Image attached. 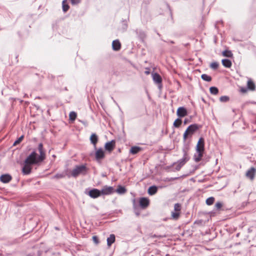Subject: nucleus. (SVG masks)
<instances>
[{"label": "nucleus", "instance_id": "1", "mask_svg": "<svg viewBox=\"0 0 256 256\" xmlns=\"http://www.w3.org/2000/svg\"><path fill=\"white\" fill-rule=\"evenodd\" d=\"M40 155L34 151L32 152L25 160L24 166L22 168V172L24 174H28L30 173L33 164H36L42 162L46 158V153L44 150L43 144L40 143L38 146Z\"/></svg>", "mask_w": 256, "mask_h": 256}, {"label": "nucleus", "instance_id": "2", "mask_svg": "<svg viewBox=\"0 0 256 256\" xmlns=\"http://www.w3.org/2000/svg\"><path fill=\"white\" fill-rule=\"evenodd\" d=\"M200 128H201V126L197 124H193L188 126L184 134V140L185 142L188 137H191Z\"/></svg>", "mask_w": 256, "mask_h": 256}, {"label": "nucleus", "instance_id": "3", "mask_svg": "<svg viewBox=\"0 0 256 256\" xmlns=\"http://www.w3.org/2000/svg\"><path fill=\"white\" fill-rule=\"evenodd\" d=\"M88 170V168L84 164L76 166L73 169L72 171V174L74 176L78 175H84L86 174Z\"/></svg>", "mask_w": 256, "mask_h": 256}, {"label": "nucleus", "instance_id": "4", "mask_svg": "<svg viewBox=\"0 0 256 256\" xmlns=\"http://www.w3.org/2000/svg\"><path fill=\"white\" fill-rule=\"evenodd\" d=\"M204 140L203 138H199L196 146V152H204Z\"/></svg>", "mask_w": 256, "mask_h": 256}, {"label": "nucleus", "instance_id": "5", "mask_svg": "<svg viewBox=\"0 0 256 256\" xmlns=\"http://www.w3.org/2000/svg\"><path fill=\"white\" fill-rule=\"evenodd\" d=\"M116 142L114 140H112L110 142H108L105 144L104 148L106 150L110 152L114 150Z\"/></svg>", "mask_w": 256, "mask_h": 256}, {"label": "nucleus", "instance_id": "6", "mask_svg": "<svg viewBox=\"0 0 256 256\" xmlns=\"http://www.w3.org/2000/svg\"><path fill=\"white\" fill-rule=\"evenodd\" d=\"M176 114L179 117H184L188 114V112L184 107H180L178 108Z\"/></svg>", "mask_w": 256, "mask_h": 256}, {"label": "nucleus", "instance_id": "7", "mask_svg": "<svg viewBox=\"0 0 256 256\" xmlns=\"http://www.w3.org/2000/svg\"><path fill=\"white\" fill-rule=\"evenodd\" d=\"M104 152L102 148L98 149L96 152L95 156L98 160L104 158Z\"/></svg>", "mask_w": 256, "mask_h": 256}, {"label": "nucleus", "instance_id": "8", "mask_svg": "<svg viewBox=\"0 0 256 256\" xmlns=\"http://www.w3.org/2000/svg\"><path fill=\"white\" fill-rule=\"evenodd\" d=\"M112 49L114 50L118 51L121 48V44L119 40H116L112 42Z\"/></svg>", "mask_w": 256, "mask_h": 256}, {"label": "nucleus", "instance_id": "9", "mask_svg": "<svg viewBox=\"0 0 256 256\" xmlns=\"http://www.w3.org/2000/svg\"><path fill=\"white\" fill-rule=\"evenodd\" d=\"M114 188L112 187H104L101 190V194H109L113 192Z\"/></svg>", "mask_w": 256, "mask_h": 256}, {"label": "nucleus", "instance_id": "10", "mask_svg": "<svg viewBox=\"0 0 256 256\" xmlns=\"http://www.w3.org/2000/svg\"><path fill=\"white\" fill-rule=\"evenodd\" d=\"M89 194L92 198H97L102 195L100 190L96 189H94L90 191Z\"/></svg>", "mask_w": 256, "mask_h": 256}, {"label": "nucleus", "instance_id": "11", "mask_svg": "<svg viewBox=\"0 0 256 256\" xmlns=\"http://www.w3.org/2000/svg\"><path fill=\"white\" fill-rule=\"evenodd\" d=\"M152 79L154 81L158 84H160L162 82V78L160 76L158 73H154L152 74Z\"/></svg>", "mask_w": 256, "mask_h": 256}, {"label": "nucleus", "instance_id": "12", "mask_svg": "<svg viewBox=\"0 0 256 256\" xmlns=\"http://www.w3.org/2000/svg\"><path fill=\"white\" fill-rule=\"evenodd\" d=\"M247 88L248 90L252 91H254L256 90L255 84L251 79L248 80V81Z\"/></svg>", "mask_w": 256, "mask_h": 256}, {"label": "nucleus", "instance_id": "13", "mask_svg": "<svg viewBox=\"0 0 256 256\" xmlns=\"http://www.w3.org/2000/svg\"><path fill=\"white\" fill-rule=\"evenodd\" d=\"M140 205L143 208L146 207L149 204V200L146 198H142L140 201Z\"/></svg>", "mask_w": 256, "mask_h": 256}, {"label": "nucleus", "instance_id": "14", "mask_svg": "<svg viewBox=\"0 0 256 256\" xmlns=\"http://www.w3.org/2000/svg\"><path fill=\"white\" fill-rule=\"evenodd\" d=\"M90 140L91 143L94 146H96L98 141V137L97 135L95 134H92L90 136Z\"/></svg>", "mask_w": 256, "mask_h": 256}, {"label": "nucleus", "instance_id": "15", "mask_svg": "<svg viewBox=\"0 0 256 256\" xmlns=\"http://www.w3.org/2000/svg\"><path fill=\"white\" fill-rule=\"evenodd\" d=\"M222 65L228 68H230L232 66V63L231 61L228 59H224L222 60Z\"/></svg>", "mask_w": 256, "mask_h": 256}, {"label": "nucleus", "instance_id": "16", "mask_svg": "<svg viewBox=\"0 0 256 256\" xmlns=\"http://www.w3.org/2000/svg\"><path fill=\"white\" fill-rule=\"evenodd\" d=\"M142 148L139 146H132L130 150V152L133 154H138V152L141 151Z\"/></svg>", "mask_w": 256, "mask_h": 256}, {"label": "nucleus", "instance_id": "17", "mask_svg": "<svg viewBox=\"0 0 256 256\" xmlns=\"http://www.w3.org/2000/svg\"><path fill=\"white\" fill-rule=\"evenodd\" d=\"M115 241V236L114 234H110V237L107 238V244L108 246H110Z\"/></svg>", "mask_w": 256, "mask_h": 256}, {"label": "nucleus", "instance_id": "18", "mask_svg": "<svg viewBox=\"0 0 256 256\" xmlns=\"http://www.w3.org/2000/svg\"><path fill=\"white\" fill-rule=\"evenodd\" d=\"M256 174V169L254 167L250 168L246 173V176H254Z\"/></svg>", "mask_w": 256, "mask_h": 256}, {"label": "nucleus", "instance_id": "19", "mask_svg": "<svg viewBox=\"0 0 256 256\" xmlns=\"http://www.w3.org/2000/svg\"><path fill=\"white\" fill-rule=\"evenodd\" d=\"M157 192V188L156 186H152L149 188L148 190V193L150 195H152L156 194Z\"/></svg>", "mask_w": 256, "mask_h": 256}, {"label": "nucleus", "instance_id": "20", "mask_svg": "<svg viewBox=\"0 0 256 256\" xmlns=\"http://www.w3.org/2000/svg\"><path fill=\"white\" fill-rule=\"evenodd\" d=\"M62 10L64 12H67L69 8H70V6H69L68 5V3H67V0H64L62 1Z\"/></svg>", "mask_w": 256, "mask_h": 256}, {"label": "nucleus", "instance_id": "21", "mask_svg": "<svg viewBox=\"0 0 256 256\" xmlns=\"http://www.w3.org/2000/svg\"><path fill=\"white\" fill-rule=\"evenodd\" d=\"M198 152V155L194 156V160L196 162H198L202 160V158L203 156L204 152Z\"/></svg>", "mask_w": 256, "mask_h": 256}, {"label": "nucleus", "instance_id": "22", "mask_svg": "<svg viewBox=\"0 0 256 256\" xmlns=\"http://www.w3.org/2000/svg\"><path fill=\"white\" fill-rule=\"evenodd\" d=\"M198 152V155L194 156V160L196 162H198L202 160V158L203 156L204 152Z\"/></svg>", "mask_w": 256, "mask_h": 256}, {"label": "nucleus", "instance_id": "23", "mask_svg": "<svg viewBox=\"0 0 256 256\" xmlns=\"http://www.w3.org/2000/svg\"><path fill=\"white\" fill-rule=\"evenodd\" d=\"M210 91L211 94L216 95L218 93V90L215 86H212L210 88Z\"/></svg>", "mask_w": 256, "mask_h": 256}, {"label": "nucleus", "instance_id": "24", "mask_svg": "<svg viewBox=\"0 0 256 256\" xmlns=\"http://www.w3.org/2000/svg\"><path fill=\"white\" fill-rule=\"evenodd\" d=\"M222 56L226 57L232 58V54L231 51L226 50L222 52Z\"/></svg>", "mask_w": 256, "mask_h": 256}, {"label": "nucleus", "instance_id": "25", "mask_svg": "<svg viewBox=\"0 0 256 256\" xmlns=\"http://www.w3.org/2000/svg\"><path fill=\"white\" fill-rule=\"evenodd\" d=\"M77 116V114L74 112H71L69 114V118L72 121H74Z\"/></svg>", "mask_w": 256, "mask_h": 256}, {"label": "nucleus", "instance_id": "26", "mask_svg": "<svg viewBox=\"0 0 256 256\" xmlns=\"http://www.w3.org/2000/svg\"><path fill=\"white\" fill-rule=\"evenodd\" d=\"M202 78L206 82H210L212 80V78L210 76H208L206 74H202L201 76Z\"/></svg>", "mask_w": 256, "mask_h": 256}, {"label": "nucleus", "instance_id": "27", "mask_svg": "<svg viewBox=\"0 0 256 256\" xmlns=\"http://www.w3.org/2000/svg\"><path fill=\"white\" fill-rule=\"evenodd\" d=\"M182 123V120L180 118L176 119L174 122V126L176 128H179Z\"/></svg>", "mask_w": 256, "mask_h": 256}, {"label": "nucleus", "instance_id": "28", "mask_svg": "<svg viewBox=\"0 0 256 256\" xmlns=\"http://www.w3.org/2000/svg\"><path fill=\"white\" fill-rule=\"evenodd\" d=\"M11 180V177H0V180L4 183L8 182Z\"/></svg>", "mask_w": 256, "mask_h": 256}, {"label": "nucleus", "instance_id": "29", "mask_svg": "<svg viewBox=\"0 0 256 256\" xmlns=\"http://www.w3.org/2000/svg\"><path fill=\"white\" fill-rule=\"evenodd\" d=\"M219 66V64L218 62H212L210 64V68L213 70H216Z\"/></svg>", "mask_w": 256, "mask_h": 256}, {"label": "nucleus", "instance_id": "30", "mask_svg": "<svg viewBox=\"0 0 256 256\" xmlns=\"http://www.w3.org/2000/svg\"><path fill=\"white\" fill-rule=\"evenodd\" d=\"M116 192L118 194H124L126 192V189L124 187L120 186H118Z\"/></svg>", "mask_w": 256, "mask_h": 256}, {"label": "nucleus", "instance_id": "31", "mask_svg": "<svg viewBox=\"0 0 256 256\" xmlns=\"http://www.w3.org/2000/svg\"><path fill=\"white\" fill-rule=\"evenodd\" d=\"M24 138V135L20 136L17 140H16L14 142L13 146H16L18 144H20L22 142V141L23 140Z\"/></svg>", "mask_w": 256, "mask_h": 256}, {"label": "nucleus", "instance_id": "32", "mask_svg": "<svg viewBox=\"0 0 256 256\" xmlns=\"http://www.w3.org/2000/svg\"><path fill=\"white\" fill-rule=\"evenodd\" d=\"M230 100V98L228 96H222L220 98V100L221 102H228Z\"/></svg>", "mask_w": 256, "mask_h": 256}, {"label": "nucleus", "instance_id": "33", "mask_svg": "<svg viewBox=\"0 0 256 256\" xmlns=\"http://www.w3.org/2000/svg\"><path fill=\"white\" fill-rule=\"evenodd\" d=\"M189 160V158L188 156V154L186 152L184 153V158L182 159V161L180 162L182 164H184L186 162H187Z\"/></svg>", "mask_w": 256, "mask_h": 256}, {"label": "nucleus", "instance_id": "34", "mask_svg": "<svg viewBox=\"0 0 256 256\" xmlns=\"http://www.w3.org/2000/svg\"><path fill=\"white\" fill-rule=\"evenodd\" d=\"M214 198L213 197H210V198H208L206 200V203L208 205H211L214 203Z\"/></svg>", "mask_w": 256, "mask_h": 256}, {"label": "nucleus", "instance_id": "35", "mask_svg": "<svg viewBox=\"0 0 256 256\" xmlns=\"http://www.w3.org/2000/svg\"><path fill=\"white\" fill-rule=\"evenodd\" d=\"M172 216L174 219L176 220L180 216V212H172Z\"/></svg>", "mask_w": 256, "mask_h": 256}, {"label": "nucleus", "instance_id": "36", "mask_svg": "<svg viewBox=\"0 0 256 256\" xmlns=\"http://www.w3.org/2000/svg\"><path fill=\"white\" fill-rule=\"evenodd\" d=\"M174 210L176 212H180V205L178 204H175L174 205Z\"/></svg>", "mask_w": 256, "mask_h": 256}, {"label": "nucleus", "instance_id": "37", "mask_svg": "<svg viewBox=\"0 0 256 256\" xmlns=\"http://www.w3.org/2000/svg\"><path fill=\"white\" fill-rule=\"evenodd\" d=\"M72 4H76L79 3L80 0H70Z\"/></svg>", "mask_w": 256, "mask_h": 256}, {"label": "nucleus", "instance_id": "38", "mask_svg": "<svg viewBox=\"0 0 256 256\" xmlns=\"http://www.w3.org/2000/svg\"><path fill=\"white\" fill-rule=\"evenodd\" d=\"M92 240H93L94 242V243H96V244H98V242H99L96 236H94L92 237Z\"/></svg>", "mask_w": 256, "mask_h": 256}, {"label": "nucleus", "instance_id": "39", "mask_svg": "<svg viewBox=\"0 0 256 256\" xmlns=\"http://www.w3.org/2000/svg\"><path fill=\"white\" fill-rule=\"evenodd\" d=\"M215 206L218 209H220L222 206V204L220 202H218L216 203Z\"/></svg>", "mask_w": 256, "mask_h": 256}, {"label": "nucleus", "instance_id": "40", "mask_svg": "<svg viewBox=\"0 0 256 256\" xmlns=\"http://www.w3.org/2000/svg\"><path fill=\"white\" fill-rule=\"evenodd\" d=\"M240 92L242 93H246L247 92V89L244 88H241Z\"/></svg>", "mask_w": 256, "mask_h": 256}, {"label": "nucleus", "instance_id": "41", "mask_svg": "<svg viewBox=\"0 0 256 256\" xmlns=\"http://www.w3.org/2000/svg\"><path fill=\"white\" fill-rule=\"evenodd\" d=\"M150 72H149V71H146V72H145V74H150Z\"/></svg>", "mask_w": 256, "mask_h": 256}, {"label": "nucleus", "instance_id": "42", "mask_svg": "<svg viewBox=\"0 0 256 256\" xmlns=\"http://www.w3.org/2000/svg\"><path fill=\"white\" fill-rule=\"evenodd\" d=\"M1 176H10V175L8 174H2L1 175Z\"/></svg>", "mask_w": 256, "mask_h": 256}, {"label": "nucleus", "instance_id": "43", "mask_svg": "<svg viewBox=\"0 0 256 256\" xmlns=\"http://www.w3.org/2000/svg\"><path fill=\"white\" fill-rule=\"evenodd\" d=\"M186 121H184V124H186Z\"/></svg>", "mask_w": 256, "mask_h": 256}]
</instances>
